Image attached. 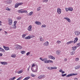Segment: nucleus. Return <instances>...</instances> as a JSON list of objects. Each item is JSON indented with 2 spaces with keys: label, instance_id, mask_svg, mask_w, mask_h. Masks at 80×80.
<instances>
[{
  "label": "nucleus",
  "instance_id": "nucleus-1",
  "mask_svg": "<svg viewBox=\"0 0 80 80\" xmlns=\"http://www.w3.org/2000/svg\"><path fill=\"white\" fill-rule=\"evenodd\" d=\"M15 46L16 49L17 50H21L22 48V46L19 45H16Z\"/></svg>",
  "mask_w": 80,
  "mask_h": 80
},
{
  "label": "nucleus",
  "instance_id": "nucleus-2",
  "mask_svg": "<svg viewBox=\"0 0 80 80\" xmlns=\"http://www.w3.org/2000/svg\"><path fill=\"white\" fill-rule=\"evenodd\" d=\"M8 23L9 25H11L13 23V21H12V19L9 18H8Z\"/></svg>",
  "mask_w": 80,
  "mask_h": 80
},
{
  "label": "nucleus",
  "instance_id": "nucleus-3",
  "mask_svg": "<svg viewBox=\"0 0 80 80\" xmlns=\"http://www.w3.org/2000/svg\"><path fill=\"white\" fill-rule=\"evenodd\" d=\"M22 4H23V2L16 3L15 5V8H17L18 7L19 5H22Z\"/></svg>",
  "mask_w": 80,
  "mask_h": 80
},
{
  "label": "nucleus",
  "instance_id": "nucleus-4",
  "mask_svg": "<svg viewBox=\"0 0 80 80\" xmlns=\"http://www.w3.org/2000/svg\"><path fill=\"white\" fill-rule=\"evenodd\" d=\"M45 77V75H40L38 77V79H42V78H44Z\"/></svg>",
  "mask_w": 80,
  "mask_h": 80
},
{
  "label": "nucleus",
  "instance_id": "nucleus-5",
  "mask_svg": "<svg viewBox=\"0 0 80 80\" xmlns=\"http://www.w3.org/2000/svg\"><path fill=\"white\" fill-rule=\"evenodd\" d=\"M57 13L58 14V15L61 14V13H62V10H61V8H57Z\"/></svg>",
  "mask_w": 80,
  "mask_h": 80
},
{
  "label": "nucleus",
  "instance_id": "nucleus-6",
  "mask_svg": "<svg viewBox=\"0 0 80 80\" xmlns=\"http://www.w3.org/2000/svg\"><path fill=\"white\" fill-rule=\"evenodd\" d=\"M77 74L73 73H72L70 74H68V75H67L66 76V77L67 78L68 77H72V76H74V75H76Z\"/></svg>",
  "mask_w": 80,
  "mask_h": 80
},
{
  "label": "nucleus",
  "instance_id": "nucleus-7",
  "mask_svg": "<svg viewBox=\"0 0 80 80\" xmlns=\"http://www.w3.org/2000/svg\"><path fill=\"white\" fill-rule=\"evenodd\" d=\"M32 26L31 25H29L28 28V30L29 32H31V31L32 30Z\"/></svg>",
  "mask_w": 80,
  "mask_h": 80
},
{
  "label": "nucleus",
  "instance_id": "nucleus-8",
  "mask_svg": "<svg viewBox=\"0 0 80 80\" xmlns=\"http://www.w3.org/2000/svg\"><path fill=\"white\" fill-rule=\"evenodd\" d=\"M74 33L75 35L78 36L80 34V32L79 31H77L74 32Z\"/></svg>",
  "mask_w": 80,
  "mask_h": 80
},
{
  "label": "nucleus",
  "instance_id": "nucleus-9",
  "mask_svg": "<svg viewBox=\"0 0 80 80\" xmlns=\"http://www.w3.org/2000/svg\"><path fill=\"white\" fill-rule=\"evenodd\" d=\"M49 44V43L48 42H46L44 43V46H46V47H47V46H48V45Z\"/></svg>",
  "mask_w": 80,
  "mask_h": 80
},
{
  "label": "nucleus",
  "instance_id": "nucleus-10",
  "mask_svg": "<svg viewBox=\"0 0 80 80\" xmlns=\"http://www.w3.org/2000/svg\"><path fill=\"white\" fill-rule=\"evenodd\" d=\"M35 23H36V25H42V23L38 21H36L35 22Z\"/></svg>",
  "mask_w": 80,
  "mask_h": 80
},
{
  "label": "nucleus",
  "instance_id": "nucleus-11",
  "mask_svg": "<svg viewBox=\"0 0 80 80\" xmlns=\"http://www.w3.org/2000/svg\"><path fill=\"white\" fill-rule=\"evenodd\" d=\"M12 0H10L9 1H6V4H10L11 3H12Z\"/></svg>",
  "mask_w": 80,
  "mask_h": 80
},
{
  "label": "nucleus",
  "instance_id": "nucleus-12",
  "mask_svg": "<svg viewBox=\"0 0 80 80\" xmlns=\"http://www.w3.org/2000/svg\"><path fill=\"white\" fill-rule=\"evenodd\" d=\"M49 58H50V59H52L53 60H55V58L52 56H48Z\"/></svg>",
  "mask_w": 80,
  "mask_h": 80
},
{
  "label": "nucleus",
  "instance_id": "nucleus-13",
  "mask_svg": "<svg viewBox=\"0 0 80 80\" xmlns=\"http://www.w3.org/2000/svg\"><path fill=\"white\" fill-rule=\"evenodd\" d=\"M64 19H65L66 20H67L68 22H71V21L70 20V19H69L68 18L66 17L64 18Z\"/></svg>",
  "mask_w": 80,
  "mask_h": 80
},
{
  "label": "nucleus",
  "instance_id": "nucleus-14",
  "mask_svg": "<svg viewBox=\"0 0 80 80\" xmlns=\"http://www.w3.org/2000/svg\"><path fill=\"white\" fill-rule=\"evenodd\" d=\"M3 47L4 49H5V50L7 51V50H10V48L8 47H7L5 46H3Z\"/></svg>",
  "mask_w": 80,
  "mask_h": 80
},
{
  "label": "nucleus",
  "instance_id": "nucleus-15",
  "mask_svg": "<svg viewBox=\"0 0 80 80\" xmlns=\"http://www.w3.org/2000/svg\"><path fill=\"white\" fill-rule=\"evenodd\" d=\"M23 9H21V10H18V13H23Z\"/></svg>",
  "mask_w": 80,
  "mask_h": 80
},
{
  "label": "nucleus",
  "instance_id": "nucleus-16",
  "mask_svg": "<svg viewBox=\"0 0 80 80\" xmlns=\"http://www.w3.org/2000/svg\"><path fill=\"white\" fill-rule=\"evenodd\" d=\"M73 42V41H71L69 42H68L67 43V45H69V44H71V43H72Z\"/></svg>",
  "mask_w": 80,
  "mask_h": 80
},
{
  "label": "nucleus",
  "instance_id": "nucleus-17",
  "mask_svg": "<svg viewBox=\"0 0 80 80\" xmlns=\"http://www.w3.org/2000/svg\"><path fill=\"white\" fill-rule=\"evenodd\" d=\"M1 63L2 65H7L8 64L7 62H1Z\"/></svg>",
  "mask_w": 80,
  "mask_h": 80
},
{
  "label": "nucleus",
  "instance_id": "nucleus-18",
  "mask_svg": "<svg viewBox=\"0 0 80 80\" xmlns=\"http://www.w3.org/2000/svg\"><path fill=\"white\" fill-rule=\"evenodd\" d=\"M78 39L77 38H76L74 41V43H76V42L78 41Z\"/></svg>",
  "mask_w": 80,
  "mask_h": 80
},
{
  "label": "nucleus",
  "instance_id": "nucleus-19",
  "mask_svg": "<svg viewBox=\"0 0 80 80\" xmlns=\"http://www.w3.org/2000/svg\"><path fill=\"white\" fill-rule=\"evenodd\" d=\"M61 52L60 50H57L56 51V54H57L58 55H59L60 54Z\"/></svg>",
  "mask_w": 80,
  "mask_h": 80
},
{
  "label": "nucleus",
  "instance_id": "nucleus-20",
  "mask_svg": "<svg viewBox=\"0 0 80 80\" xmlns=\"http://www.w3.org/2000/svg\"><path fill=\"white\" fill-rule=\"evenodd\" d=\"M11 57H12V58H15L16 57H17V55L15 54H13L11 55Z\"/></svg>",
  "mask_w": 80,
  "mask_h": 80
},
{
  "label": "nucleus",
  "instance_id": "nucleus-21",
  "mask_svg": "<svg viewBox=\"0 0 80 80\" xmlns=\"http://www.w3.org/2000/svg\"><path fill=\"white\" fill-rule=\"evenodd\" d=\"M77 49V46H74L72 47V50H75Z\"/></svg>",
  "mask_w": 80,
  "mask_h": 80
},
{
  "label": "nucleus",
  "instance_id": "nucleus-22",
  "mask_svg": "<svg viewBox=\"0 0 80 80\" xmlns=\"http://www.w3.org/2000/svg\"><path fill=\"white\" fill-rule=\"evenodd\" d=\"M29 78H30V76H28L25 78L23 80H28Z\"/></svg>",
  "mask_w": 80,
  "mask_h": 80
},
{
  "label": "nucleus",
  "instance_id": "nucleus-23",
  "mask_svg": "<svg viewBox=\"0 0 80 80\" xmlns=\"http://www.w3.org/2000/svg\"><path fill=\"white\" fill-rule=\"evenodd\" d=\"M79 68H80V65H78L76 67H75V68L76 70H78Z\"/></svg>",
  "mask_w": 80,
  "mask_h": 80
},
{
  "label": "nucleus",
  "instance_id": "nucleus-24",
  "mask_svg": "<svg viewBox=\"0 0 80 80\" xmlns=\"http://www.w3.org/2000/svg\"><path fill=\"white\" fill-rule=\"evenodd\" d=\"M69 10L70 11V12H72V11L73 10V8H69Z\"/></svg>",
  "mask_w": 80,
  "mask_h": 80
},
{
  "label": "nucleus",
  "instance_id": "nucleus-25",
  "mask_svg": "<svg viewBox=\"0 0 80 80\" xmlns=\"http://www.w3.org/2000/svg\"><path fill=\"white\" fill-rule=\"evenodd\" d=\"M0 52H5V50L1 48H0Z\"/></svg>",
  "mask_w": 80,
  "mask_h": 80
},
{
  "label": "nucleus",
  "instance_id": "nucleus-26",
  "mask_svg": "<svg viewBox=\"0 0 80 80\" xmlns=\"http://www.w3.org/2000/svg\"><path fill=\"white\" fill-rule=\"evenodd\" d=\"M39 38L40 39V41H41V42H43V41H44V40L43 39V38L42 37H40Z\"/></svg>",
  "mask_w": 80,
  "mask_h": 80
},
{
  "label": "nucleus",
  "instance_id": "nucleus-27",
  "mask_svg": "<svg viewBox=\"0 0 80 80\" xmlns=\"http://www.w3.org/2000/svg\"><path fill=\"white\" fill-rule=\"evenodd\" d=\"M16 78L15 77H14L13 78H10V79H9V80H14Z\"/></svg>",
  "mask_w": 80,
  "mask_h": 80
},
{
  "label": "nucleus",
  "instance_id": "nucleus-28",
  "mask_svg": "<svg viewBox=\"0 0 80 80\" xmlns=\"http://www.w3.org/2000/svg\"><path fill=\"white\" fill-rule=\"evenodd\" d=\"M62 43V42H61L60 41L58 40L57 42V44H59L60 43Z\"/></svg>",
  "mask_w": 80,
  "mask_h": 80
},
{
  "label": "nucleus",
  "instance_id": "nucleus-29",
  "mask_svg": "<svg viewBox=\"0 0 80 80\" xmlns=\"http://www.w3.org/2000/svg\"><path fill=\"white\" fill-rule=\"evenodd\" d=\"M75 51H72V52H71L70 54L71 55H74L75 54Z\"/></svg>",
  "mask_w": 80,
  "mask_h": 80
},
{
  "label": "nucleus",
  "instance_id": "nucleus-30",
  "mask_svg": "<svg viewBox=\"0 0 80 80\" xmlns=\"http://www.w3.org/2000/svg\"><path fill=\"white\" fill-rule=\"evenodd\" d=\"M25 39H30V37L29 36H28V37H26L25 38Z\"/></svg>",
  "mask_w": 80,
  "mask_h": 80
},
{
  "label": "nucleus",
  "instance_id": "nucleus-31",
  "mask_svg": "<svg viewBox=\"0 0 80 80\" xmlns=\"http://www.w3.org/2000/svg\"><path fill=\"white\" fill-rule=\"evenodd\" d=\"M26 35H27V34H23L22 35V38H23L25 37H26Z\"/></svg>",
  "mask_w": 80,
  "mask_h": 80
},
{
  "label": "nucleus",
  "instance_id": "nucleus-32",
  "mask_svg": "<svg viewBox=\"0 0 80 80\" xmlns=\"http://www.w3.org/2000/svg\"><path fill=\"white\" fill-rule=\"evenodd\" d=\"M29 37H30V39L31 38H33L34 37H35V36L33 35H29Z\"/></svg>",
  "mask_w": 80,
  "mask_h": 80
},
{
  "label": "nucleus",
  "instance_id": "nucleus-33",
  "mask_svg": "<svg viewBox=\"0 0 80 80\" xmlns=\"http://www.w3.org/2000/svg\"><path fill=\"white\" fill-rule=\"evenodd\" d=\"M46 27V25H45V24L42 25L41 26L42 28H45V27Z\"/></svg>",
  "mask_w": 80,
  "mask_h": 80
},
{
  "label": "nucleus",
  "instance_id": "nucleus-34",
  "mask_svg": "<svg viewBox=\"0 0 80 80\" xmlns=\"http://www.w3.org/2000/svg\"><path fill=\"white\" fill-rule=\"evenodd\" d=\"M25 51H22L21 52V53L22 54H24V53H25Z\"/></svg>",
  "mask_w": 80,
  "mask_h": 80
},
{
  "label": "nucleus",
  "instance_id": "nucleus-35",
  "mask_svg": "<svg viewBox=\"0 0 80 80\" xmlns=\"http://www.w3.org/2000/svg\"><path fill=\"white\" fill-rule=\"evenodd\" d=\"M6 10H7L8 11H10L11 9H10L9 8L7 7L6 8Z\"/></svg>",
  "mask_w": 80,
  "mask_h": 80
},
{
  "label": "nucleus",
  "instance_id": "nucleus-36",
  "mask_svg": "<svg viewBox=\"0 0 80 80\" xmlns=\"http://www.w3.org/2000/svg\"><path fill=\"white\" fill-rule=\"evenodd\" d=\"M48 0H44L42 1V2L43 3L47 2H48Z\"/></svg>",
  "mask_w": 80,
  "mask_h": 80
},
{
  "label": "nucleus",
  "instance_id": "nucleus-37",
  "mask_svg": "<svg viewBox=\"0 0 80 80\" xmlns=\"http://www.w3.org/2000/svg\"><path fill=\"white\" fill-rule=\"evenodd\" d=\"M65 10L66 12H68V11H69V8H66Z\"/></svg>",
  "mask_w": 80,
  "mask_h": 80
},
{
  "label": "nucleus",
  "instance_id": "nucleus-38",
  "mask_svg": "<svg viewBox=\"0 0 80 80\" xmlns=\"http://www.w3.org/2000/svg\"><path fill=\"white\" fill-rule=\"evenodd\" d=\"M22 72H23V70H20V71H19L18 72V74L21 73H22Z\"/></svg>",
  "mask_w": 80,
  "mask_h": 80
},
{
  "label": "nucleus",
  "instance_id": "nucleus-39",
  "mask_svg": "<svg viewBox=\"0 0 80 80\" xmlns=\"http://www.w3.org/2000/svg\"><path fill=\"white\" fill-rule=\"evenodd\" d=\"M79 60V58H76L75 59V61H76V62H78V61Z\"/></svg>",
  "mask_w": 80,
  "mask_h": 80
},
{
  "label": "nucleus",
  "instance_id": "nucleus-40",
  "mask_svg": "<svg viewBox=\"0 0 80 80\" xmlns=\"http://www.w3.org/2000/svg\"><path fill=\"white\" fill-rule=\"evenodd\" d=\"M53 61L51 60H48V63H53Z\"/></svg>",
  "mask_w": 80,
  "mask_h": 80
},
{
  "label": "nucleus",
  "instance_id": "nucleus-41",
  "mask_svg": "<svg viewBox=\"0 0 80 80\" xmlns=\"http://www.w3.org/2000/svg\"><path fill=\"white\" fill-rule=\"evenodd\" d=\"M17 23V21H15L14 22V25H16Z\"/></svg>",
  "mask_w": 80,
  "mask_h": 80
},
{
  "label": "nucleus",
  "instance_id": "nucleus-42",
  "mask_svg": "<svg viewBox=\"0 0 80 80\" xmlns=\"http://www.w3.org/2000/svg\"><path fill=\"white\" fill-rule=\"evenodd\" d=\"M32 14H33V11L30 12L29 13V15H30V16H31Z\"/></svg>",
  "mask_w": 80,
  "mask_h": 80
},
{
  "label": "nucleus",
  "instance_id": "nucleus-43",
  "mask_svg": "<svg viewBox=\"0 0 80 80\" xmlns=\"http://www.w3.org/2000/svg\"><path fill=\"white\" fill-rule=\"evenodd\" d=\"M30 52H27L26 53V55H27V56H28V55H30Z\"/></svg>",
  "mask_w": 80,
  "mask_h": 80
},
{
  "label": "nucleus",
  "instance_id": "nucleus-44",
  "mask_svg": "<svg viewBox=\"0 0 80 80\" xmlns=\"http://www.w3.org/2000/svg\"><path fill=\"white\" fill-rule=\"evenodd\" d=\"M44 63H48V60H46V61L44 62Z\"/></svg>",
  "mask_w": 80,
  "mask_h": 80
},
{
  "label": "nucleus",
  "instance_id": "nucleus-45",
  "mask_svg": "<svg viewBox=\"0 0 80 80\" xmlns=\"http://www.w3.org/2000/svg\"><path fill=\"white\" fill-rule=\"evenodd\" d=\"M23 13H28V12L26 10H23Z\"/></svg>",
  "mask_w": 80,
  "mask_h": 80
},
{
  "label": "nucleus",
  "instance_id": "nucleus-46",
  "mask_svg": "<svg viewBox=\"0 0 80 80\" xmlns=\"http://www.w3.org/2000/svg\"><path fill=\"white\" fill-rule=\"evenodd\" d=\"M52 70H53V69H57V68L56 67H52Z\"/></svg>",
  "mask_w": 80,
  "mask_h": 80
},
{
  "label": "nucleus",
  "instance_id": "nucleus-47",
  "mask_svg": "<svg viewBox=\"0 0 80 80\" xmlns=\"http://www.w3.org/2000/svg\"><path fill=\"white\" fill-rule=\"evenodd\" d=\"M67 76V74H64L62 75V77H65V76Z\"/></svg>",
  "mask_w": 80,
  "mask_h": 80
},
{
  "label": "nucleus",
  "instance_id": "nucleus-48",
  "mask_svg": "<svg viewBox=\"0 0 80 80\" xmlns=\"http://www.w3.org/2000/svg\"><path fill=\"white\" fill-rule=\"evenodd\" d=\"M46 60H47V58H44L43 59H42V61L43 62H45Z\"/></svg>",
  "mask_w": 80,
  "mask_h": 80
},
{
  "label": "nucleus",
  "instance_id": "nucleus-49",
  "mask_svg": "<svg viewBox=\"0 0 80 80\" xmlns=\"http://www.w3.org/2000/svg\"><path fill=\"white\" fill-rule=\"evenodd\" d=\"M21 17H18L17 18V20H20V19H21Z\"/></svg>",
  "mask_w": 80,
  "mask_h": 80
},
{
  "label": "nucleus",
  "instance_id": "nucleus-50",
  "mask_svg": "<svg viewBox=\"0 0 80 80\" xmlns=\"http://www.w3.org/2000/svg\"><path fill=\"white\" fill-rule=\"evenodd\" d=\"M48 70H52V67H48L47 68Z\"/></svg>",
  "mask_w": 80,
  "mask_h": 80
},
{
  "label": "nucleus",
  "instance_id": "nucleus-51",
  "mask_svg": "<svg viewBox=\"0 0 80 80\" xmlns=\"http://www.w3.org/2000/svg\"><path fill=\"white\" fill-rule=\"evenodd\" d=\"M31 76H32V77H35L36 76L35 75L32 74H31Z\"/></svg>",
  "mask_w": 80,
  "mask_h": 80
},
{
  "label": "nucleus",
  "instance_id": "nucleus-52",
  "mask_svg": "<svg viewBox=\"0 0 80 80\" xmlns=\"http://www.w3.org/2000/svg\"><path fill=\"white\" fill-rule=\"evenodd\" d=\"M16 28H17V27H16V26L14 25V26H13V29H16Z\"/></svg>",
  "mask_w": 80,
  "mask_h": 80
},
{
  "label": "nucleus",
  "instance_id": "nucleus-53",
  "mask_svg": "<svg viewBox=\"0 0 80 80\" xmlns=\"http://www.w3.org/2000/svg\"><path fill=\"white\" fill-rule=\"evenodd\" d=\"M63 71L62 70V69H60L59 70V72H60L61 73H62V72Z\"/></svg>",
  "mask_w": 80,
  "mask_h": 80
},
{
  "label": "nucleus",
  "instance_id": "nucleus-54",
  "mask_svg": "<svg viewBox=\"0 0 80 80\" xmlns=\"http://www.w3.org/2000/svg\"><path fill=\"white\" fill-rule=\"evenodd\" d=\"M35 64H33L32 65V67H35Z\"/></svg>",
  "mask_w": 80,
  "mask_h": 80
},
{
  "label": "nucleus",
  "instance_id": "nucleus-55",
  "mask_svg": "<svg viewBox=\"0 0 80 80\" xmlns=\"http://www.w3.org/2000/svg\"><path fill=\"white\" fill-rule=\"evenodd\" d=\"M40 10V8H38L37 9L38 11H39Z\"/></svg>",
  "mask_w": 80,
  "mask_h": 80
},
{
  "label": "nucleus",
  "instance_id": "nucleus-56",
  "mask_svg": "<svg viewBox=\"0 0 80 80\" xmlns=\"http://www.w3.org/2000/svg\"><path fill=\"white\" fill-rule=\"evenodd\" d=\"M67 59L66 58H65L64 59V61L65 62H67Z\"/></svg>",
  "mask_w": 80,
  "mask_h": 80
},
{
  "label": "nucleus",
  "instance_id": "nucleus-57",
  "mask_svg": "<svg viewBox=\"0 0 80 80\" xmlns=\"http://www.w3.org/2000/svg\"><path fill=\"white\" fill-rule=\"evenodd\" d=\"M2 55H3V54L2 53H0V56H1V57H2Z\"/></svg>",
  "mask_w": 80,
  "mask_h": 80
},
{
  "label": "nucleus",
  "instance_id": "nucleus-58",
  "mask_svg": "<svg viewBox=\"0 0 80 80\" xmlns=\"http://www.w3.org/2000/svg\"><path fill=\"white\" fill-rule=\"evenodd\" d=\"M32 71L33 72H36V71H35V70H32Z\"/></svg>",
  "mask_w": 80,
  "mask_h": 80
},
{
  "label": "nucleus",
  "instance_id": "nucleus-59",
  "mask_svg": "<svg viewBox=\"0 0 80 80\" xmlns=\"http://www.w3.org/2000/svg\"><path fill=\"white\" fill-rule=\"evenodd\" d=\"M2 21H0V25L1 26L2 25Z\"/></svg>",
  "mask_w": 80,
  "mask_h": 80
},
{
  "label": "nucleus",
  "instance_id": "nucleus-60",
  "mask_svg": "<svg viewBox=\"0 0 80 80\" xmlns=\"http://www.w3.org/2000/svg\"><path fill=\"white\" fill-rule=\"evenodd\" d=\"M39 59H40V60H42V61L43 60V59H42V58H39Z\"/></svg>",
  "mask_w": 80,
  "mask_h": 80
},
{
  "label": "nucleus",
  "instance_id": "nucleus-61",
  "mask_svg": "<svg viewBox=\"0 0 80 80\" xmlns=\"http://www.w3.org/2000/svg\"><path fill=\"white\" fill-rule=\"evenodd\" d=\"M19 78V80H20V79H21V78H22V77H20L19 78Z\"/></svg>",
  "mask_w": 80,
  "mask_h": 80
},
{
  "label": "nucleus",
  "instance_id": "nucleus-62",
  "mask_svg": "<svg viewBox=\"0 0 80 80\" xmlns=\"http://www.w3.org/2000/svg\"><path fill=\"white\" fill-rule=\"evenodd\" d=\"M77 44H78V45H79V46H80V42L79 43H78Z\"/></svg>",
  "mask_w": 80,
  "mask_h": 80
},
{
  "label": "nucleus",
  "instance_id": "nucleus-63",
  "mask_svg": "<svg viewBox=\"0 0 80 80\" xmlns=\"http://www.w3.org/2000/svg\"><path fill=\"white\" fill-rule=\"evenodd\" d=\"M65 73V72L62 71V74Z\"/></svg>",
  "mask_w": 80,
  "mask_h": 80
},
{
  "label": "nucleus",
  "instance_id": "nucleus-64",
  "mask_svg": "<svg viewBox=\"0 0 80 80\" xmlns=\"http://www.w3.org/2000/svg\"><path fill=\"white\" fill-rule=\"evenodd\" d=\"M74 80H78V78H74Z\"/></svg>",
  "mask_w": 80,
  "mask_h": 80
}]
</instances>
